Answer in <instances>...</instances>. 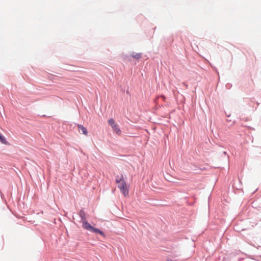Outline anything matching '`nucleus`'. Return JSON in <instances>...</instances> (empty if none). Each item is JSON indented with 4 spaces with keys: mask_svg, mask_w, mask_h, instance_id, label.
Instances as JSON below:
<instances>
[{
    "mask_svg": "<svg viewBox=\"0 0 261 261\" xmlns=\"http://www.w3.org/2000/svg\"><path fill=\"white\" fill-rule=\"evenodd\" d=\"M116 182L118 184V188L121 193L125 197L128 195V186L124 179L123 176L121 174L120 176H117L116 178Z\"/></svg>",
    "mask_w": 261,
    "mask_h": 261,
    "instance_id": "obj_1",
    "label": "nucleus"
},
{
    "mask_svg": "<svg viewBox=\"0 0 261 261\" xmlns=\"http://www.w3.org/2000/svg\"><path fill=\"white\" fill-rule=\"evenodd\" d=\"M108 123L113 128V131L118 135L121 134V130L119 127V126L115 123L113 119H110L108 120Z\"/></svg>",
    "mask_w": 261,
    "mask_h": 261,
    "instance_id": "obj_2",
    "label": "nucleus"
},
{
    "mask_svg": "<svg viewBox=\"0 0 261 261\" xmlns=\"http://www.w3.org/2000/svg\"><path fill=\"white\" fill-rule=\"evenodd\" d=\"M82 223H83V227L84 228L91 231L92 229H93V226H92L86 221H84L82 222Z\"/></svg>",
    "mask_w": 261,
    "mask_h": 261,
    "instance_id": "obj_3",
    "label": "nucleus"
},
{
    "mask_svg": "<svg viewBox=\"0 0 261 261\" xmlns=\"http://www.w3.org/2000/svg\"><path fill=\"white\" fill-rule=\"evenodd\" d=\"M77 127L79 128V131H82V133L85 135H87L88 132L87 129L84 127L83 125L78 124Z\"/></svg>",
    "mask_w": 261,
    "mask_h": 261,
    "instance_id": "obj_4",
    "label": "nucleus"
},
{
    "mask_svg": "<svg viewBox=\"0 0 261 261\" xmlns=\"http://www.w3.org/2000/svg\"><path fill=\"white\" fill-rule=\"evenodd\" d=\"M131 56L136 59H139L141 58L142 55L141 53H132Z\"/></svg>",
    "mask_w": 261,
    "mask_h": 261,
    "instance_id": "obj_5",
    "label": "nucleus"
},
{
    "mask_svg": "<svg viewBox=\"0 0 261 261\" xmlns=\"http://www.w3.org/2000/svg\"><path fill=\"white\" fill-rule=\"evenodd\" d=\"M80 216L81 218L82 222L86 221V218L85 212L83 210H81L79 213Z\"/></svg>",
    "mask_w": 261,
    "mask_h": 261,
    "instance_id": "obj_6",
    "label": "nucleus"
},
{
    "mask_svg": "<svg viewBox=\"0 0 261 261\" xmlns=\"http://www.w3.org/2000/svg\"><path fill=\"white\" fill-rule=\"evenodd\" d=\"M91 231L93 232H95V233H99V234H100V235H101L102 236H105V234H104V233H103V232L102 231H101L99 229H98L97 228H94L93 227V229H92Z\"/></svg>",
    "mask_w": 261,
    "mask_h": 261,
    "instance_id": "obj_7",
    "label": "nucleus"
},
{
    "mask_svg": "<svg viewBox=\"0 0 261 261\" xmlns=\"http://www.w3.org/2000/svg\"><path fill=\"white\" fill-rule=\"evenodd\" d=\"M0 141L2 142L3 143H6V139L5 137L0 134Z\"/></svg>",
    "mask_w": 261,
    "mask_h": 261,
    "instance_id": "obj_8",
    "label": "nucleus"
},
{
    "mask_svg": "<svg viewBox=\"0 0 261 261\" xmlns=\"http://www.w3.org/2000/svg\"><path fill=\"white\" fill-rule=\"evenodd\" d=\"M167 261H173V260H171V259H168V260H167Z\"/></svg>",
    "mask_w": 261,
    "mask_h": 261,
    "instance_id": "obj_9",
    "label": "nucleus"
},
{
    "mask_svg": "<svg viewBox=\"0 0 261 261\" xmlns=\"http://www.w3.org/2000/svg\"><path fill=\"white\" fill-rule=\"evenodd\" d=\"M260 258H261V256H260Z\"/></svg>",
    "mask_w": 261,
    "mask_h": 261,
    "instance_id": "obj_10",
    "label": "nucleus"
}]
</instances>
